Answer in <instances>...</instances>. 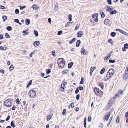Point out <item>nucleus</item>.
I'll use <instances>...</instances> for the list:
<instances>
[{"mask_svg": "<svg viewBox=\"0 0 128 128\" xmlns=\"http://www.w3.org/2000/svg\"><path fill=\"white\" fill-rule=\"evenodd\" d=\"M94 92L95 94L97 95H100L101 96L103 95V92L101 91L99 88H96L94 89Z\"/></svg>", "mask_w": 128, "mask_h": 128, "instance_id": "20e7f679", "label": "nucleus"}, {"mask_svg": "<svg viewBox=\"0 0 128 128\" xmlns=\"http://www.w3.org/2000/svg\"><path fill=\"white\" fill-rule=\"evenodd\" d=\"M14 66H11L9 68V70L10 71H12L14 69Z\"/></svg>", "mask_w": 128, "mask_h": 128, "instance_id": "e433bc0d", "label": "nucleus"}, {"mask_svg": "<svg viewBox=\"0 0 128 128\" xmlns=\"http://www.w3.org/2000/svg\"><path fill=\"white\" fill-rule=\"evenodd\" d=\"M118 92V93L119 92V94H122L123 93V91L122 90H120Z\"/></svg>", "mask_w": 128, "mask_h": 128, "instance_id": "680f3d73", "label": "nucleus"}, {"mask_svg": "<svg viewBox=\"0 0 128 128\" xmlns=\"http://www.w3.org/2000/svg\"><path fill=\"white\" fill-rule=\"evenodd\" d=\"M73 65V63H70L68 65V68H71Z\"/></svg>", "mask_w": 128, "mask_h": 128, "instance_id": "a878e982", "label": "nucleus"}, {"mask_svg": "<svg viewBox=\"0 0 128 128\" xmlns=\"http://www.w3.org/2000/svg\"><path fill=\"white\" fill-rule=\"evenodd\" d=\"M126 49L124 47L122 48V50L123 52H125L126 51Z\"/></svg>", "mask_w": 128, "mask_h": 128, "instance_id": "774afa93", "label": "nucleus"}, {"mask_svg": "<svg viewBox=\"0 0 128 128\" xmlns=\"http://www.w3.org/2000/svg\"><path fill=\"white\" fill-rule=\"evenodd\" d=\"M34 34L35 35V36L38 37V31H34Z\"/></svg>", "mask_w": 128, "mask_h": 128, "instance_id": "412c9836", "label": "nucleus"}, {"mask_svg": "<svg viewBox=\"0 0 128 128\" xmlns=\"http://www.w3.org/2000/svg\"><path fill=\"white\" fill-rule=\"evenodd\" d=\"M32 80H30L29 82V83L28 84V86H30L32 84Z\"/></svg>", "mask_w": 128, "mask_h": 128, "instance_id": "338daca9", "label": "nucleus"}, {"mask_svg": "<svg viewBox=\"0 0 128 128\" xmlns=\"http://www.w3.org/2000/svg\"><path fill=\"white\" fill-rule=\"evenodd\" d=\"M63 82V84H64L65 85H66L67 84V82L66 81H64Z\"/></svg>", "mask_w": 128, "mask_h": 128, "instance_id": "13d9d810", "label": "nucleus"}, {"mask_svg": "<svg viewBox=\"0 0 128 128\" xmlns=\"http://www.w3.org/2000/svg\"><path fill=\"white\" fill-rule=\"evenodd\" d=\"M92 121V118L91 116H90L88 118V121L89 122H90Z\"/></svg>", "mask_w": 128, "mask_h": 128, "instance_id": "09e8293b", "label": "nucleus"}, {"mask_svg": "<svg viewBox=\"0 0 128 128\" xmlns=\"http://www.w3.org/2000/svg\"><path fill=\"white\" fill-rule=\"evenodd\" d=\"M114 8H111L110 6H108L107 8V10L108 12L112 11L113 10Z\"/></svg>", "mask_w": 128, "mask_h": 128, "instance_id": "4468645a", "label": "nucleus"}, {"mask_svg": "<svg viewBox=\"0 0 128 128\" xmlns=\"http://www.w3.org/2000/svg\"><path fill=\"white\" fill-rule=\"evenodd\" d=\"M81 44V42L80 40H78L76 42V47H78L80 46Z\"/></svg>", "mask_w": 128, "mask_h": 128, "instance_id": "6ab92c4d", "label": "nucleus"}, {"mask_svg": "<svg viewBox=\"0 0 128 128\" xmlns=\"http://www.w3.org/2000/svg\"><path fill=\"white\" fill-rule=\"evenodd\" d=\"M104 73V68H103L100 72L101 74H102Z\"/></svg>", "mask_w": 128, "mask_h": 128, "instance_id": "603ef678", "label": "nucleus"}, {"mask_svg": "<svg viewBox=\"0 0 128 128\" xmlns=\"http://www.w3.org/2000/svg\"><path fill=\"white\" fill-rule=\"evenodd\" d=\"M33 9L34 10H38L39 8L38 6L36 5H33L32 7Z\"/></svg>", "mask_w": 128, "mask_h": 128, "instance_id": "f8f14e48", "label": "nucleus"}, {"mask_svg": "<svg viewBox=\"0 0 128 128\" xmlns=\"http://www.w3.org/2000/svg\"><path fill=\"white\" fill-rule=\"evenodd\" d=\"M80 95L79 94H78L77 96V97H76V99L77 100H78L80 98Z\"/></svg>", "mask_w": 128, "mask_h": 128, "instance_id": "864d4df0", "label": "nucleus"}, {"mask_svg": "<svg viewBox=\"0 0 128 128\" xmlns=\"http://www.w3.org/2000/svg\"><path fill=\"white\" fill-rule=\"evenodd\" d=\"M5 8V7L3 6H0V9L4 10Z\"/></svg>", "mask_w": 128, "mask_h": 128, "instance_id": "4d7b16f0", "label": "nucleus"}, {"mask_svg": "<svg viewBox=\"0 0 128 128\" xmlns=\"http://www.w3.org/2000/svg\"><path fill=\"white\" fill-rule=\"evenodd\" d=\"M104 24L108 26H110L111 24V22L110 20L108 19H106L104 20Z\"/></svg>", "mask_w": 128, "mask_h": 128, "instance_id": "6e6552de", "label": "nucleus"}, {"mask_svg": "<svg viewBox=\"0 0 128 128\" xmlns=\"http://www.w3.org/2000/svg\"><path fill=\"white\" fill-rule=\"evenodd\" d=\"M68 71L67 70H64L63 72L64 73H65L66 74H67L68 73Z\"/></svg>", "mask_w": 128, "mask_h": 128, "instance_id": "e2e57ef3", "label": "nucleus"}, {"mask_svg": "<svg viewBox=\"0 0 128 128\" xmlns=\"http://www.w3.org/2000/svg\"><path fill=\"white\" fill-rule=\"evenodd\" d=\"M22 33L24 34H23V35L25 36L27 35L28 33V32L26 31H24L22 32Z\"/></svg>", "mask_w": 128, "mask_h": 128, "instance_id": "f704fd0d", "label": "nucleus"}, {"mask_svg": "<svg viewBox=\"0 0 128 128\" xmlns=\"http://www.w3.org/2000/svg\"><path fill=\"white\" fill-rule=\"evenodd\" d=\"M65 85H64V84H62L61 85V88H64V87H65Z\"/></svg>", "mask_w": 128, "mask_h": 128, "instance_id": "5fc2aeb1", "label": "nucleus"}, {"mask_svg": "<svg viewBox=\"0 0 128 128\" xmlns=\"http://www.w3.org/2000/svg\"><path fill=\"white\" fill-rule=\"evenodd\" d=\"M76 40V38H74L70 42V44H73L74 42H75Z\"/></svg>", "mask_w": 128, "mask_h": 128, "instance_id": "bb28decb", "label": "nucleus"}, {"mask_svg": "<svg viewBox=\"0 0 128 128\" xmlns=\"http://www.w3.org/2000/svg\"><path fill=\"white\" fill-rule=\"evenodd\" d=\"M26 24V25H29L30 23V20L29 19H26L25 20Z\"/></svg>", "mask_w": 128, "mask_h": 128, "instance_id": "dca6fc26", "label": "nucleus"}, {"mask_svg": "<svg viewBox=\"0 0 128 128\" xmlns=\"http://www.w3.org/2000/svg\"><path fill=\"white\" fill-rule=\"evenodd\" d=\"M15 14H18L19 13V10L18 9H16L15 11Z\"/></svg>", "mask_w": 128, "mask_h": 128, "instance_id": "58836bf2", "label": "nucleus"}, {"mask_svg": "<svg viewBox=\"0 0 128 128\" xmlns=\"http://www.w3.org/2000/svg\"><path fill=\"white\" fill-rule=\"evenodd\" d=\"M7 49V48L6 47H3L2 46H1L0 47V50H6Z\"/></svg>", "mask_w": 128, "mask_h": 128, "instance_id": "5701e85b", "label": "nucleus"}, {"mask_svg": "<svg viewBox=\"0 0 128 128\" xmlns=\"http://www.w3.org/2000/svg\"><path fill=\"white\" fill-rule=\"evenodd\" d=\"M108 42L112 44L113 43V42L112 41V39H109L108 40Z\"/></svg>", "mask_w": 128, "mask_h": 128, "instance_id": "a18cd8bd", "label": "nucleus"}, {"mask_svg": "<svg viewBox=\"0 0 128 128\" xmlns=\"http://www.w3.org/2000/svg\"><path fill=\"white\" fill-rule=\"evenodd\" d=\"M52 115H50L47 116V120L48 121H49L52 118Z\"/></svg>", "mask_w": 128, "mask_h": 128, "instance_id": "2eb2a0df", "label": "nucleus"}, {"mask_svg": "<svg viewBox=\"0 0 128 128\" xmlns=\"http://www.w3.org/2000/svg\"><path fill=\"white\" fill-rule=\"evenodd\" d=\"M7 30L9 31H10L12 30V28L10 26L7 27L6 28Z\"/></svg>", "mask_w": 128, "mask_h": 128, "instance_id": "7c9ffc66", "label": "nucleus"}, {"mask_svg": "<svg viewBox=\"0 0 128 128\" xmlns=\"http://www.w3.org/2000/svg\"><path fill=\"white\" fill-rule=\"evenodd\" d=\"M46 72L48 74H50L51 72V70L50 69H47L46 70Z\"/></svg>", "mask_w": 128, "mask_h": 128, "instance_id": "473e14b6", "label": "nucleus"}, {"mask_svg": "<svg viewBox=\"0 0 128 128\" xmlns=\"http://www.w3.org/2000/svg\"><path fill=\"white\" fill-rule=\"evenodd\" d=\"M96 69V68L95 67H94V68L91 67V70L90 72V76H92V74L94 72V70Z\"/></svg>", "mask_w": 128, "mask_h": 128, "instance_id": "ddd939ff", "label": "nucleus"}, {"mask_svg": "<svg viewBox=\"0 0 128 128\" xmlns=\"http://www.w3.org/2000/svg\"><path fill=\"white\" fill-rule=\"evenodd\" d=\"M81 53L82 54L85 55H88V51L85 50L84 48V46L82 48L81 50Z\"/></svg>", "mask_w": 128, "mask_h": 128, "instance_id": "423d86ee", "label": "nucleus"}, {"mask_svg": "<svg viewBox=\"0 0 128 128\" xmlns=\"http://www.w3.org/2000/svg\"><path fill=\"white\" fill-rule=\"evenodd\" d=\"M72 15L71 14H70L68 16L69 20L70 21H71L72 20Z\"/></svg>", "mask_w": 128, "mask_h": 128, "instance_id": "cd10ccee", "label": "nucleus"}, {"mask_svg": "<svg viewBox=\"0 0 128 128\" xmlns=\"http://www.w3.org/2000/svg\"><path fill=\"white\" fill-rule=\"evenodd\" d=\"M0 72L2 74H4V71L3 70H0Z\"/></svg>", "mask_w": 128, "mask_h": 128, "instance_id": "0e129e2a", "label": "nucleus"}, {"mask_svg": "<svg viewBox=\"0 0 128 128\" xmlns=\"http://www.w3.org/2000/svg\"><path fill=\"white\" fill-rule=\"evenodd\" d=\"M119 96V94L118 92L115 96L114 97L115 98H118Z\"/></svg>", "mask_w": 128, "mask_h": 128, "instance_id": "49530a36", "label": "nucleus"}, {"mask_svg": "<svg viewBox=\"0 0 128 128\" xmlns=\"http://www.w3.org/2000/svg\"><path fill=\"white\" fill-rule=\"evenodd\" d=\"M115 72L114 70L113 69H110L108 72V75H109V77L107 79H109L114 74Z\"/></svg>", "mask_w": 128, "mask_h": 128, "instance_id": "39448f33", "label": "nucleus"}, {"mask_svg": "<svg viewBox=\"0 0 128 128\" xmlns=\"http://www.w3.org/2000/svg\"><path fill=\"white\" fill-rule=\"evenodd\" d=\"M70 106H71L72 108H74V103H72L70 104Z\"/></svg>", "mask_w": 128, "mask_h": 128, "instance_id": "de8ad7c7", "label": "nucleus"}, {"mask_svg": "<svg viewBox=\"0 0 128 128\" xmlns=\"http://www.w3.org/2000/svg\"><path fill=\"white\" fill-rule=\"evenodd\" d=\"M79 90L78 88H77L76 91L75 93L76 94H77L79 92Z\"/></svg>", "mask_w": 128, "mask_h": 128, "instance_id": "8fccbe9b", "label": "nucleus"}, {"mask_svg": "<svg viewBox=\"0 0 128 128\" xmlns=\"http://www.w3.org/2000/svg\"><path fill=\"white\" fill-rule=\"evenodd\" d=\"M84 82V78H82L81 79V81L80 82V84H83Z\"/></svg>", "mask_w": 128, "mask_h": 128, "instance_id": "c85d7f7f", "label": "nucleus"}, {"mask_svg": "<svg viewBox=\"0 0 128 128\" xmlns=\"http://www.w3.org/2000/svg\"><path fill=\"white\" fill-rule=\"evenodd\" d=\"M10 116H8L7 118L6 119V121H8L10 118Z\"/></svg>", "mask_w": 128, "mask_h": 128, "instance_id": "bf43d9fd", "label": "nucleus"}, {"mask_svg": "<svg viewBox=\"0 0 128 128\" xmlns=\"http://www.w3.org/2000/svg\"><path fill=\"white\" fill-rule=\"evenodd\" d=\"M99 86L101 87L102 89H104V83L102 82H100L99 83Z\"/></svg>", "mask_w": 128, "mask_h": 128, "instance_id": "aec40b11", "label": "nucleus"}, {"mask_svg": "<svg viewBox=\"0 0 128 128\" xmlns=\"http://www.w3.org/2000/svg\"><path fill=\"white\" fill-rule=\"evenodd\" d=\"M128 74L127 73H126L124 74V79L126 80L128 78Z\"/></svg>", "mask_w": 128, "mask_h": 128, "instance_id": "f3484780", "label": "nucleus"}, {"mask_svg": "<svg viewBox=\"0 0 128 128\" xmlns=\"http://www.w3.org/2000/svg\"><path fill=\"white\" fill-rule=\"evenodd\" d=\"M98 14H96L92 16V17L94 20L96 22H97L98 21Z\"/></svg>", "mask_w": 128, "mask_h": 128, "instance_id": "0eeeda50", "label": "nucleus"}, {"mask_svg": "<svg viewBox=\"0 0 128 128\" xmlns=\"http://www.w3.org/2000/svg\"><path fill=\"white\" fill-rule=\"evenodd\" d=\"M73 23V22H68L66 24L65 26L66 27H68L70 26V24H72Z\"/></svg>", "mask_w": 128, "mask_h": 128, "instance_id": "a211bd4d", "label": "nucleus"}, {"mask_svg": "<svg viewBox=\"0 0 128 128\" xmlns=\"http://www.w3.org/2000/svg\"><path fill=\"white\" fill-rule=\"evenodd\" d=\"M58 64L59 67L61 68H63L65 65V62L63 58H59L57 60Z\"/></svg>", "mask_w": 128, "mask_h": 128, "instance_id": "f257e3e1", "label": "nucleus"}, {"mask_svg": "<svg viewBox=\"0 0 128 128\" xmlns=\"http://www.w3.org/2000/svg\"><path fill=\"white\" fill-rule=\"evenodd\" d=\"M15 109H16V106H14L12 108V110H15Z\"/></svg>", "mask_w": 128, "mask_h": 128, "instance_id": "69168bd1", "label": "nucleus"}, {"mask_svg": "<svg viewBox=\"0 0 128 128\" xmlns=\"http://www.w3.org/2000/svg\"><path fill=\"white\" fill-rule=\"evenodd\" d=\"M11 125L13 128H14L15 127L14 124L13 122V121H12L11 123Z\"/></svg>", "mask_w": 128, "mask_h": 128, "instance_id": "ea45409f", "label": "nucleus"}, {"mask_svg": "<svg viewBox=\"0 0 128 128\" xmlns=\"http://www.w3.org/2000/svg\"><path fill=\"white\" fill-rule=\"evenodd\" d=\"M120 116H118V118L116 120V123L118 124L119 122H120Z\"/></svg>", "mask_w": 128, "mask_h": 128, "instance_id": "c756f323", "label": "nucleus"}, {"mask_svg": "<svg viewBox=\"0 0 128 128\" xmlns=\"http://www.w3.org/2000/svg\"><path fill=\"white\" fill-rule=\"evenodd\" d=\"M2 19L3 20V22H4L6 20H7V17L6 16H4L2 17Z\"/></svg>", "mask_w": 128, "mask_h": 128, "instance_id": "393cba45", "label": "nucleus"}, {"mask_svg": "<svg viewBox=\"0 0 128 128\" xmlns=\"http://www.w3.org/2000/svg\"><path fill=\"white\" fill-rule=\"evenodd\" d=\"M100 14L101 15V17L103 18H104V12H102V13H100Z\"/></svg>", "mask_w": 128, "mask_h": 128, "instance_id": "6e6d98bb", "label": "nucleus"}, {"mask_svg": "<svg viewBox=\"0 0 128 128\" xmlns=\"http://www.w3.org/2000/svg\"><path fill=\"white\" fill-rule=\"evenodd\" d=\"M12 104V100L11 99H9L4 101V104L7 106L10 107Z\"/></svg>", "mask_w": 128, "mask_h": 128, "instance_id": "f03ea898", "label": "nucleus"}, {"mask_svg": "<svg viewBox=\"0 0 128 128\" xmlns=\"http://www.w3.org/2000/svg\"><path fill=\"white\" fill-rule=\"evenodd\" d=\"M16 103L17 104H19L20 103V100L18 98L16 100Z\"/></svg>", "mask_w": 128, "mask_h": 128, "instance_id": "052dcab7", "label": "nucleus"}, {"mask_svg": "<svg viewBox=\"0 0 128 128\" xmlns=\"http://www.w3.org/2000/svg\"><path fill=\"white\" fill-rule=\"evenodd\" d=\"M112 52H111L109 53V54H108V57H109V58H110V57L112 56Z\"/></svg>", "mask_w": 128, "mask_h": 128, "instance_id": "37998d69", "label": "nucleus"}, {"mask_svg": "<svg viewBox=\"0 0 128 128\" xmlns=\"http://www.w3.org/2000/svg\"><path fill=\"white\" fill-rule=\"evenodd\" d=\"M62 33H63V32L62 31L60 30V31H59L58 32V35H60Z\"/></svg>", "mask_w": 128, "mask_h": 128, "instance_id": "79ce46f5", "label": "nucleus"}, {"mask_svg": "<svg viewBox=\"0 0 128 128\" xmlns=\"http://www.w3.org/2000/svg\"><path fill=\"white\" fill-rule=\"evenodd\" d=\"M40 44V42L39 41H36L34 42L33 45L35 47H37L39 46Z\"/></svg>", "mask_w": 128, "mask_h": 128, "instance_id": "9d476101", "label": "nucleus"}, {"mask_svg": "<svg viewBox=\"0 0 128 128\" xmlns=\"http://www.w3.org/2000/svg\"><path fill=\"white\" fill-rule=\"evenodd\" d=\"M28 95L31 98H34L36 96V94L34 90H30L28 93Z\"/></svg>", "mask_w": 128, "mask_h": 128, "instance_id": "7ed1b4c3", "label": "nucleus"}, {"mask_svg": "<svg viewBox=\"0 0 128 128\" xmlns=\"http://www.w3.org/2000/svg\"><path fill=\"white\" fill-rule=\"evenodd\" d=\"M66 109H64V110L63 111V112H62L63 115L64 116L66 115Z\"/></svg>", "mask_w": 128, "mask_h": 128, "instance_id": "c9c22d12", "label": "nucleus"}, {"mask_svg": "<svg viewBox=\"0 0 128 128\" xmlns=\"http://www.w3.org/2000/svg\"><path fill=\"white\" fill-rule=\"evenodd\" d=\"M52 54L53 56L54 57L56 56V52L54 50L52 52Z\"/></svg>", "mask_w": 128, "mask_h": 128, "instance_id": "72a5a7b5", "label": "nucleus"}, {"mask_svg": "<svg viewBox=\"0 0 128 128\" xmlns=\"http://www.w3.org/2000/svg\"><path fill=\"white\" fill-rule=\"evenodd\" d=\"M108 3L110 5H111L112 4V0H108L107 1Z\"/></svg>", "mask_w": 128, "mask_h": 128, "instance_id": "a19ab883", "label": "nucleus"}, {"mask_svg": "<svg viewBox=\"0 0 128 128\" xmlns=\"http://www.w3.org/2000/svg\"><path fill=\"white\" fill-rule=\"evenodd\" d=\"M77 35H78V37L81 38L83 35V32L82 31L79 32L78 33Z\"/></svg>", "mask_w": 128, "mask_h": 128, "instance_id": "9b49d317", "label": "nucleus"}, {"mask_svg": "<svg viewBox=\"0 0 128 128\" xmlns=\"http://www.w3.org/2000/svg\"><path fill=\"white\" fill-rule=\"evenodd\" d=\"M5 36L7 38H10V36L7 33H6L5 34Z\"/></svg>", "mask_w": 128, "mask_h": 128, "instance_id": "2f4dec72", "label": "nucleus"}, {"mask_svg": "<svg viewBox=\"0 0 128 128\" xmlns=\"http://www.w3.org/2000/svg\"><path fill=\"white\" fill-rule=\"evenodd\" d=\"M109 62L111 63H114L116 61L115 60H110L109 61Z\"/></svg>", "mask_w": 128, "mask_h": 128, "instance_id": "4c0bfd02", "label": "nucleus"}, {"mask_svg": "<svg viewBox=\"0 0 128 128\" xmlns=\"http://www.w3.org/2000/svg\"><path fill=\"white\" fill-rule=\"evenodd\" d=\"M110 35L112 37H114L116 35V33L115 32H112L111 33Z\"/></svg>", "mask_w": 128, "mask_h": 128, "instance_id": "b1692460", "label": "nucleus"}, {"mask_svg": "<svg viewBox=\"0 0 128 128\" xmlns=\"http://www.w3.org/2000/svg\"><path fill=\"white\" fill-rule=\"evenodd\" d=\"M117 13V11L116 10H115L114 11H112L110 12V14L111 15H113Z\"/></svg>", "mask_w": 128, "mask_h": 128, "instance_id": "4be33fe9", "label": "nucleus"}, {"mask_svg": "<svg viewBox=\"0 0 128 128\" xmlns=\"http://www.w3.org/2000/svg\"><path fill=\"white\" fill-rule=\"evenodd\" d=\"M14 21L15 22L17 23H19V20L17 19H15L14 20Z\"/></svg>", "mask_w": 128, "mask_h": 128, "instance_id": "3c124183", "label": "nucleus"}, {"mask_svg": "<svg viewBox=\"0 0 128 128\" xmlns=\"http://www.w3.org/2000/svg\"><path fill=\"white\" fill-rule=\"evenodd\" d=\"M124 47L128 49V44H124Z\"/></svg>", "mask_w": 128, "mask_h": 128, "instance_id": "c03bdc74", "label": "nucleus"}, {"mask_svg": "<svg viewBox=\"0 0 128 128\" xmlns=\"http://www.w3.org/2000/svg\"><path fill=\"white\" fill-rule=\"evenodd\" d=\"M110 114L111 113L110 112H108V113L106 114L105 117L104 118V120L108 121V120Z\"/></svg>", "mask_w": 128, "mask_h": 128, "instance_id": "1a4fd4ad", "label": "nucleus"}]
</instances>
